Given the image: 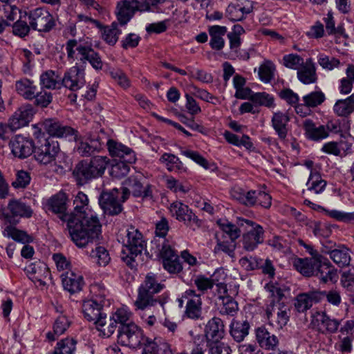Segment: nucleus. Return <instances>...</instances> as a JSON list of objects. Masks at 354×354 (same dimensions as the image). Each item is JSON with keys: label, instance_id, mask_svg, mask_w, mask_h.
<instances>
[{"label": "nucleus", "instance_id": "1", "mask_svg": "<svg viewBox=\"0 0 354 354\" xmlns=\"http://www.w3.org/2000/svg\"><path fill=\"white\" fill-rule=\"evenodd\" d=\"M67 201L66 194L59 192L48 200V209L57 214L63 223H66L72 241L77 247L84 248L90 241L99 238L102 226L96 216L82 219L73 213H67Z\"/></svg>", "mask_w": 354, "mask_h": 354}, {"label": "nucleus", "instance_id": "2", "mask_svg": "<svg viewBox=\"0 0 354 354\" xmlns=\"http://www.w3.org/2000/svg\"><path fill=\"white\" fill-rule=\"evenodd\" d=\"M164 288L165 285L158 281L155 274L148 273L138 289V295L134 301L136 309L148 310L158 305L163 308L164 304L167 302L166 299L156 295Z\"/></svg>", "mask_w": 354, "mask_h": 354}, {"label": "nucleus", "instance_id": "3", "mask_svg": "<svg viewBox=\"0 0 354 354\" xmlns=\"http://www.w3.org/2000/svg\"><path fill=\"white\" fill-rule=\"evenodd\" d=\"M106 156H95L90 161L83 160L76 165L73 174L78 184L84 185L88 180L101 176L109 163Z\"/></svg>", "mask_w": 354, "mask_h": 354}, {"label": "nucleus", "instance_id": "4", "mask_svg": "<svg viewBox=\"0 0 354 354\" xmlns=\"http://www.w3.org/2000/svg\"><path fill=\"white\" fill-rule=\"evenodd\" d=\"M66 50L69 60H77L82 64L88 62L95 70L102 68L103 64L99 54L90 46L80 44L76 39L67 41Z\"/></svg>", "mask_w": 354, "mask_h": 354}, {"label": "nucleus", "instance_id": "5", "mask_svg": "<svg viewBox=\"0 0 354 354\" xmlns=\"http://www.w3.org/2000/svg\"><path fill=\"white\" fill-rule=\"evenodd\" d=\"M238 225L243 228L241 243L248 252L254 250L264 240V230L259 224L241 217L238 218Z\"/></svg>", "mask_w": 354, "mask_h": 354}, {"label": "nucleus", "instance_id": "6", "mask_svg": "<svg viewBox=\"0 0 354 354\" xmlns=\"http://www.w3.org/2000/svg\"><path fill=\"white\" fill-rule=\"evenodd\" d=\"M124 246L129 252L130 256L123 257L124 261L129 266L134 261V257L140 254L146 247V243L140 232L133 226L127 230L126 236L123 240Z\"/></svg>", "mask_w": 354, "mask_h": 354}, {"label": "nucleus", "instance_id": "7", "mask_svg": "<svg viewBox=\"0 0 354 354\" xmlns=\"http://www.w3.org/2000/svg\"><path fill=\"white\" fill-rule=\"evenodd\" d=\"M147 339L142 330L133 322L118 328V342L123 346L138 348L142 344L146 342Z\"/></svg>", "mask_w": 354, "mask_h": 354}, {"label": "nucleus", "instance_id": "8", "mask_svg": "<svg viewBox=\"0 0 354 354\" xmlns=\"http://www.w3.org/2000/svg\"><path fill=\"white\" fill-rule=\"evenodd\" d=\"M59 152V145L57 141L53 138H47L35 147L34 157L41 165H55L56 157Z\"/></svg>", "mask_w": 354, "mask_h": 354}, {"label": "nucleus", "instance_id": "9", "mask_svg": "<svg viewBox=\"0 0 354 354\" xmlns=\"http://www.w3.org/2000/svg\"><path fill=\"white\" fill-rule=\"evenodd\" d=\"M30 26L39 32H48L55 26L52 15L44 8H36L26 12Z\"/></svg>", "mask_w": 354, "mask_h": 354}, {"label": "nucleus", "instance_id": "10", "mask_svg": "<svg viewBox=\"0 0 354 354\" xmlns=\"http://www.w3.org/2000/svg\"><path fill=\"white\" fill-rule=\"evenodd\" d=\"M169 210L173 217L194 230L199 227L201 225V221L188 205L180 201H176L172 203L170 205Z\"/></svg>", "mask_w": 354, "mask_h": 354}, {"label": "nucleus", "instance_id": "11", "mask_svg": "<svg viewBox=\"0 0 354 354\" xmlns=\"http://www.w3.org/2000/svg\"><path fill=\"white\" fill-rule=\"evenodd\" d=\"M266 314L270 325L281 329L289 320L290 308L285 303L266 304Z\"/></svg>", "mask_w": 354, "mask_h": 354}, {"label": "nucleus", "instance_id": "12", "mask_svg": "<svg viewBox=\"0 0 354 354\" xmlns=\"http://www.w3.org/2000/svg\"><path fill=\"white\" fill-rule=\"evenodd\" d=\"M125 187L122 189V202H124L132 193L135 197H141L144 200H151L152 190L149 185L143 187L140 180L134 176L128 178L124 181Z\"/></svg>", "mask_w": 354, "mask_h": 354}, {"label": "nucleus", "instance_id": "13", "mask_svg": "<svg viewBox=\"0 0 354 354\" xmlns=\"http://www.w3.org/2000/svg\"><path fill=\"white\" fill-rule=\"evenodd\" d=\"M146 11L147 7L142 6L138 0H122L118 1L115 14L120 26L126 25L136 11Z\"/></svg>", "mask_w": 354, "mask_h": 354}, {"label": "nucleus", "instance_id": "14", "mask_svg": "<svg viewBox=\"0 0 354 354\" xmlns=\"http://www.w3.org/2000/svg\"><path fill=\"white\" fill-rule=\"evenodd\" d=\"M76 152L81 156L87 157L91 156L94 152L99 151L105 142V138L100 134L88 135L84 139L77 140Z\"/></svg>", "mask_w": 354, "mask_h": 354}, {"label": "nucleus", "instance_id": "15", "mask_svg": "<svg viewBox=\"0 0 354 354\" xmlns=\"http://www.w3.org/2000/svg\"><path fill=\"white\" fill-rule=\"evenodd\" d=\"M86 83L84 68L82 65L70 68L64 75L61 84L65 88L72 91H76L82 88Z\"/></svg>", "mask_w": 354, "mask_h": 354}, {"label": "nucleus", "instance_id": "16", "mask_svg": "<svg viewBox=\"0 0 354 354\" xmlns=\"http://www.w3.org/2000/svg\"><path fill=\"white\" fill-rule=\"evenodd\" d=\"M186 301L185 315L189 319L197 320L202 315V299L194 289H188L182 295V301Z\"/></svg>", "mask_w": 354, "mask_h": 354}, {"label": "nucleus", "instance_id": "17", "mask_svg": "<svg viewBox=\"0 0 354 354\" xmlns=\"http://www.w3.org/2000/svg\"><path fill=\"white\" fill-rule=\"evenodd\" d=\"M9 147L13 156L19 159L29 157L35 149L33 140L21 135H16L12 138Z\"/></svg>", "mask_w": 354, "mask_h": 354}, {"label": "nucleus", "instance_id": "18", "mask_svg": "<svg viewBox=\"0 0 354 354\" xmlns=\"http://www.w3.org/2000/svg\"><path fill=\"white\" fill-rule=\"evenodd\" d=\"M119 192L113 189L111 192H104L99 198V204L104 213L109 215H118L122 211V205L119 201Z\"/></svg>", "mask_w": 354, "mask_h": 354}, {"label": "nucleus", "instance_id": "19", "mask_svg": "<svg viewBox=\"0 0 354 354\" xmlns=\"http://www.w3.org/2000/svg\"><path fill=\"white\" fill-rule=\"evenodd\" d=\"M102 304L94 299L84 301L82 304V311L84 317L88 322H93L96 326H102L106 324V315L102 313Z\"/></svg>", "mask_w": 354, "mask_h": 354}, {"label": "nucleus", "instance_id": "20", "mask_svg": "<svg viewBox=\"0 0 354 354\" xmlns=\"http://www.w3.org/2000/svg\"><path fill=\"white\" fill-rule=\"evenodd\" d=\"M7 212L3 213V217L10 223L15 218H30L33 211L30 205L21 199L12 198L8 201Z\"/></svg>", "mask_w": 354, "mask_h": 354}, {"label": "nucleus", "instance_id": "21", "mask_svg": "<svg viewBox=\"0 0 354 354\" xmlns=\"http://www.w3.org/2000/svg\"><path fill=\"white\" fill-rule=\"evenodd\" d=\"M43 130L50 136L57 138H76V131L71 127L63 125L54 119H46L41 122Z\"/></svg>", "mask_w": 354, "mask_h": 354}, {"label": "nucleus", "instance_id": "22", "mask_svg": "<svg viewBox=\"0 0 354 354\" xmlns=\"http://www.w3.org/2000/svg\"><path fill=\"white\" fill-rule=\"evenodd\" d=\"M34 113V109L31 104H27L20 106L9 119V127L15 131L27 125Z\"/></svg>", "mask_w": 354, "mask_h": 354}, {"label": "nucleus", "instance_id": "23", "mask_svg": "<svg viewBox=\"0 0 354 354\" xmlns=\"http://www.w3.org/2000/svg\"><path fill=\"white\" fill-rule=\"evenodd\" d=\"M312 323L322 333H334L340 324L337 319L330 318L325 312L315 313Z\"/></svg>", "mask_w": 354, "mask_h": 354}, {"label": "nucleus", "instance_id": "24", "mask_svg": "<svg viewBox=\"0 0 354 354\" xmlns=\"http://www.w3.org/2000/svg\"><path fill=\"white\" fill-rule=\"evenodd\" d=\"M107 147L112 157H118L128 163H134L136 160L135 152L126 145L113 140H108Z\"/></svg>", "mask_w": 354, "mask_h": 354}, {"label": "nucleus", "instance_id": "25", "mask_svg": "<svg viewBox=\"0 0 354 354\" xmlns=\"http://www.w3.org/2000/svg\"><path fill=\"white\" fill-rule=\"evenodd\" d=\"M324 298V293L321 291H311L301 293L296 297L295 308L298 312H305L311 308L314 303L320 301Z\"/></svg>", "mask_w": 354, "mask_h": 354}, {"label": "nucleus", "instance_id": "26", "mask_svg": "<svg viewBox=\"0 0 354 354\" xmlns=\"http://www.w3.org/2000/svg\"><path fill=\"white\" fill-rule=\"evenodd\" d=\"M315 276L324 283L336 281L338 279L337 270L334 268L328 259L323 257L319 259Z\"/></svg>", "mask_w": 354, "mask_h": 354}, {"label": "nucleus", "instance_id": "27", "mask_svg": "<svg viewBox=\"0 0 354 354\" xmlns=\"http://www.w3.org/2000/svg\"><path fill=\"white\" fill-rule=\"evenodd\" d=\"M252 11L253 6L250 2L246 5L232 3L226 8L225 16L232 21H239L244 19L245 16Z\"/></svg>", "mask_w": 354, "mask_h": 354}, {"label": "nucleus", "instance_id": "28", "mask_svg": "<svg viewBox=\"0 0 354 354\" xmlns=\"http://www.w3.org/2000/svg\"><path fill=\"white\" fill-rule=\"evenodd\" d=\"M224 333V325L220 318L214 317L208 321L205 328V335L208 341L219 342Z\"/></svg>", "mask_w": 354, "mask_h": 354}, {"label": "nucleus", "instance_id": "29", "mask_svg": "<svg viewBox=\"0 0 354 354\" xmlns=\"http://www.w3.org/2000/svg\"><path fill=\"white\" fill-rule=\"evenodd\" d=\"M256 339L260 346L266 350L274 351L279 345L277 336L270 333L265 327H259L255 330Z\"/></svg>", "mask_w": 354, "mask_h": 354}, {"label": "nucleus", "instance_id": "30", "mask_svg": "<svg viewBox=\"0 0 354 354\" xmlns=\"http://www.w3.org/2000/svg\"><path fill=\"white\" fill-rule=\"evenodd\" d=\"M289 121L290 118L287 113L281 111L273 113L271 119L272 127L281 140H285L287 137Z\"/></svg>", "mask_w": 354, "mask_h": 354}, {"label": "nucleus", "instance_id": "31", "mask_svg": "<svg viewBox=\"0 0 354 354\" xmlns=\"http://www.w3.org/2000/svg\"><path fill=\"white\" fill-rule=\"evenodd\" d=\"M319 259L313 258H296L293 261V266L303 276L308 277L315 276Z\"/></svg>", "mask_w": 354, "mask_h": 354}, {"label": "nucleus", "instance_id": "32", "mask_svg": "<svg viewBox=\"0 0 354 354\" xmlns=\"http://www.w3.org/2000/svg\"><path fill=\"white\" fill-rule=\"evenodd\" d=\"M326 185V181L322 179L319 173L311 171L306 184V189L303 191V194L308 196L321 194L325 190Z\"/></svg>", "mask_w": 354, "mask_h": 354}, {"label": "nucleus", "instance_id": "33", "mask_svg": "<svg viewBox=\"0 0 354 354\" xmlns=\"http://www.w3.org/2000/svg\"><path fill=\"white\" fill-rule=\"evenodd\" d=\"M64 288L71 293H75L82 290L84 285L83 277L72 271L62 274Z\"/></svg>", "mask_w": 354, "mask_h": 354}, {"label": "nucleus", "instance_id": "34", "mask_svg": "<svg viewBox=\"0 0 354 354\" xmlns=\"http://www.w3.org/2000/svg\"><path fill=\"white\" fill-rule=\"evenodd\" d=\"M297 77L300 82L305 84L316 82V69L311 58L307 59L305 63L297 70Z\"/></svg>", "mask_w": 354, "mask_h": 354}, {"label": "nucleus", "instance_id": "35", "mask_svg": "<svg viewBox=\"0 0 354 354\" xmlns=\"http://www.w3.org/2000/svg\"><path fill=\"white\" fill-rule=\"evenodd\" d=\"M266 291V304H277L284 303L282 299L284 297V286L277 282H270L264 286Z\"/></svg>", "mask_w": 354, "mask_h": 354}, {"label": "nucleus", "instance_id": "36", "mask_svg": "<svg viewBox=\"0 0 354 354\" xmlns=\"http://www.w3.org/2000/svg\"><path fill=\"white\" fill-rule=\"evenodd\" d=\"M210 36L209 45L212 49L220 50L225 45L223 37L227 32V28L221 26H212L208 29Z\"/></svg>", "mask_w": 354, "mask_h": 354}, {"label": "nucleus", "instance_id": "37", "mask_svg": "<svg viewBox=\"0 0 354 354\" xmlns=\"http://www.w3.org/2000/svg\"><path fill=\"white\" fill-rule=\"evenodd\" d=\"M250 328L248 321L233 319L230 326V333L236 342H241L248 336Z\"/></svg>", "mask_w": 354, "mask_h": 354}, {"label": "nucleus", "instance_id": "38", "mask_svg": "<svg viewBox=\"0 0 354 354\" xmlns=\"http://www.w3.org/2000/svg\"><path fill=\"white\" fill-rule=\"evenodd\" d=\"M227 38L230 43V59H239L242 60H248L250 59V54L248 51L240 50V46L241 44V37L233 35L231 32L227 34Z\"/></svg>", "mask_w": 354, "mask_h": 354}, {"label": "nucleus", "instance_id": "39", "mask_svg": "<svg viewBox=\"0 0 354 354\" xmlns=\"http://www.w3.org/2000/svg\"><path fill=\"white\" fill-rule=\"evenodd\" d=\"M71 320L64 315H59L53 326V332L46 333V338L48 341H55L59 335H62L71 325Z\"/></svg>", "mask_w": 354, "mask_h": 354}, {"label": "nucleus", "instance_id": "40", "mask_svg": "<svg viewBox=\"0 0 354 354\" xmlns=\"http://www.w3.org/2000/svg\"><path fill=\"white\" fill-rule=\"evenodd\" d=\"M304 203L312 208L322 209L328 216L338 221L344 223H353L354 222V212H344L339 210L333 209L327 210L322 207L320 205H316L308 199H305Z\"/></svg>", "mask_w": 354, "mask_h": 354}, {"label": "nucleus", "instance_id": "41", "mask_svg": "<svg viewBox=\"0 0 354 354\" xmlns=\"http://www.w3.org/2000/svg\"><path fill=\"white\" fill-rule=\"evenodd\" d=\"M304 129L307 138L313 140H319L328 137V133L325 126L316 127L310 120L304 122Z\"/></svg>", "mask_w": 354, "mask_h": 354}, {"label": "nucleus", "instance_id": "42", "mask_svg": "<svg viewBox=\"0 0 354 354\" xmlns=\"http://www.w3.org/2000/svg\"><path fill=\"white\" fill-rule=\"evenodd\" d=\"M15 89L18 94L30 100L35 98L37 88L32 81L23 78L15 82Z\"/></svg>", "mask_w": 354, "mask_h": 354}, {"label": "nucleus", "instance_id": "43", "mask_svg": "<svg viewBox=\"0 0 354 354\" xmlns=\"http://www.w3.org/2000/svg\"><path fill=\"white\" fill-rule=\"evenodd\" d=\"M26 270L28 274H32V279L44 284L43 280L47 278L49 274V270L46 265L41 261H35L30 263L26 268Z\"/></svg>", "mask_w": 354, "mask_h": 354}, {"label": "nucleus", "instance_id": "44", "mask_svg": "<svg viewBox=\"0 0 354 354\" xmlns=\"http://www.w3.org/2000/svg\"><path fill=\"white\" fill-rule=\"evenodd\" d=\"M333 111L339 116L346 117L354 112V93L344 100H337Z\"/></svg>", "mask_w": 354, "mask_h": 354}, {"label": "nucleus", "instance_id": "45", "mask_svg": "<svg viewBox=\"0 0 354 354\" xmlns=\"http://www.w3.org/2000/svg\"><path fill=\"white\" fill-rule=\"evenodd\" d=\"M100 28H102V37L104 41L109 45H115L122 33L119 25L113 22L111 26H101Z\"/></svg>", "mask_w": 354, "mask_h": 354}, {"label": "nucleus", "instance_id": "46", "mask_svg": "<svg viewBox=\"0 0 354 354\" xmlns=\"http://www.w3.org/2000/svg\"><path fill=\"white\" fill-rule=\"evenodd\" d=\"M324 252L328 254L330 258L340 267L348 266L350 263L351 257L348 249L345 247Z\"/></svg>", "mask_w": 354, "mask_h": 354}, {"label": "nucleus", "instance_id": "47", "mask_svg": "<svg viewBox=\"0 0 354 354\" xmlns=\"http://www.w3.org/2000/svg\"><path fill=\"white\" fill-rule=\"evenodd\" d=\"M217 223L223 232L226 233L232 241L236 240L240 236L241 232H243V228L238 225V219L236 224H233L227 220H219Z\"/></svg>", "mask_w": 354, "mask_h": 354}, {"label": "nucleus", "instance_id": "48", "mask_svg": "<svg viewBox=\"0 0 354 354\" xmlns=\"http://www.w3.org/2000/svg\"><path fill=\"white\" fill-rule=\"evenodd\" d=\"M160 161L169 171L179 172L184 169L182 162L174 154L165 153L160 157Z\"/></svg>", "mask_w": 354, "mask_h": 354}, {"label": "nucleus", "instance_id": "49", "mask_svg": "<svg viewBox=\"0 0 354 354\" xmlns=\"http://www.w3.org/2000/svg\"><path fill=\"white\" fill-rule=\"evenodd\" d=\"M181 154L192 159L195 162L203 167L205 169L214 171L217 169L216 165L214 162H209L198 152L192 150H181Z\"/></svg>", "mask_w": 354, "mask_h": 354}, {"label": "nucleus", "instance_id": "50", "mask_svg": "<svg viewBox=\"0 0 354 354\" xmlns=\"http://www.w3.org/2000/svg\"><path fill=\"white\" fill-rule=\"evenodd\" d=\"M40 84L43 88L55 89L59 88L62 84L58 75L53 71H48L40 75Z\"/></svg>", "mask_w": 354, "mask_h": 354}, {"label": "nucleus", "instance_id": "51", "mask_svg": "<svg viewBox=\"0 0 354 354\" xmlns=\"http://www.w3.org/2000/svg\"><path fill=\"white\" fill-rule=\"evenodd\" d=\"M88 198L87 196L82 192H79L75 195L73 201L74 209L77 213L74 214V215L76 216H81L82 219L85 217H91V216H93V214H91L90 216L88 214H84V209L88 206Z\"/></svg>", "mask_w": 354, "mask_h": 354}, {"label": "nucleus", "instance_id": "52", "mask_svg": "<svg viewBox=\"0 0 354 354\" xmlns=\"http://www.w3.org/2000/svg\"><path fill=\"white\" fill-rule=\"evenodd\" d=\"M132 317L131 312L127 307H122L118 308L110 317L115 322L116 326L120 324L119 328H122L123 326L129 325V323L132 322L131 318Z\"/></svg>", "mask_w": 354, "mask_h": 354}, {"label": "nucleus", "instance_id": "53", "mask_svg": "<svg viewBox=\"0 0 354 354\" xmlns=\"http://www.w3.org/2000/svg\"><path fill=\"white\" fill-rule=\"evenodd\" d=\"M216 304L221 314L233 316L238 310L237 303L231 297H222Z\"/></svg>", "mask_w": 354, "mask_h": 354}, {"label": "nucleus", "instance_id": "54", "mask_svg": "<svg viewBox=\"0 0 354 354\" xmlns=\"http://www.w3.org/2000/svg\"><path fill=\"white\" fill-rule=\"evenodd\" d=\"M251 101L259 106H263L268 109H273L276 106L273 95L266 92L254 93L251 97Z\"/></svg>", "mask_w": 354, "mask_h": 354}, {"label": "nucleus", "instance_id": "55", "mask_svg": "<svg viewBox=\"0 0 354 354\" xmlns=\"http://www.w3.org/2000/svg\"><path fill=\"white\" fill-rule=\"evenodd\" d=\"M91 257L100 266H106L111 261L109 251L103 246H97L93 250Z\"/></svg>", "mask_w": 354, "mask_h": 354}, {"label": "nucleus", "instance_id": "56", "mask_svg": "<svg viewBox=\"0 0 354 354\" xmlns=\"http://www.w3.org/2000/svg\"><path fill=\"white\" fill-rule=\"evenodd\" d=\"M4 236L12 238V239L19 242H29L30 236L24 231L19 230L15 227L9 225L3 231Z\"/></svg>", "mask_w": 354, "mask_h": 354}, {"label": "nucleus", "instance_id": "57", "mask_svg": "<svg viewBox=\"0 0 354 354\" xmlns=\"http://www.w3.org/2000/svg\"><path fill=\"white\" fill-rule=\"evenodd\" d=\"M274 71V64L270 61H266L259 68V77L264 83H268L273 78Z\"/></svg>", "mask_w": 354, "mask_h": 354}, {"label": "nucleus", "instance_id": "58", "mask_svg": "<svg viewBox=\"0 0 354 354\" xmlns=\"http://www.w3.org/2000/svg\"><path fill=\"white\" fill-rule=\"evenodd\" d=\"M31 177L29 172L24 170H19L16 173V178L12 183V186L15 189H24L30 182Z\"/></svg>", "mask_w": 354, "mask_h": 354}, {"label": "nucleus", "instance_id": "59", "mask_svg": "<svg viewBox=\"0 0 354 354\" xmlns=\"http://www.w3.org/2000/svg\"><path fill=\"white\" fill-rule=\"evenodd\" d=\"M304 63L303 58L297 54H288L283 57V65L290 69L298 70Z\"/></svg>", "mask_w": 354, "mask_h": 354}, {"label": "nucleus", "instance_id": "60", "mask_svg": "<svg viewBox=\"0 0 354 354\" xmlns=\"http://www.w3.org/2000/svg\"><path fill=\"white\" fill-rule=\"evenodd\" d=\"M303 99L306 106L315 107L324 101L325 96L322 92L315 91L304 96Z\"/></svg>", "mask_w": 354, "mask_h": 354}, {"label": "nucleus", "instance_id": "61", "mask_svg": "<svg viewBox=\"0 0 354 354\" xmlns=\"http://www.w3.org/2000/svg\"><path fill=\"white\" fill-rule=\"evenodd\" d=\"M193 281L201 295L212 289L214 286L209 277L202 274L197 275Z\"/></svg>", "mask_w": 354, "mask_h": 354}, {"label": "nucleus", "instance_id": "62", "mask_svg": "<svg viewBox=\"0 0 354 354\" xmlns=\"http://www.w3.org/2000/svg\"><path fill=\"white\" fill-rule=\"evenodd\" d=\"M318 64L326 70L332 71L339 67L340 62L335 57H330L324 54H319L317 57Z\"/></svg>", "mask_w": 354, "mask_h": 354}, {"label": "nucleus", "instance_id": "63", "mask_svg": "<svg viewBox=\"0 0 354 354\" xmlns=\"http://www.w3.org/2000/svg\"><path fill=\"white\" fill-rule=\"evenodd\" d=\"M126 161L121 160L113 165L111 169V175L116 178L125 176L129 171V166Z\"/></svg>", "mask_w": 354, "mask_h": 354}, {"label": "nucleus", "instance_id": "64", "mask_svg": "<svg viewBox=\"0 0 354 354\" xmlns=\"http://www.w3.org/2000/svg\"><path fill=\"white\" fill-rule=\"evenodd\" d=\"M19 10L15 6L6 3L0 8L1 17H5L10 21H14L18 14Z\"/></svg>", "mask_w": 354, "mask_h": 354}]
</instances>
